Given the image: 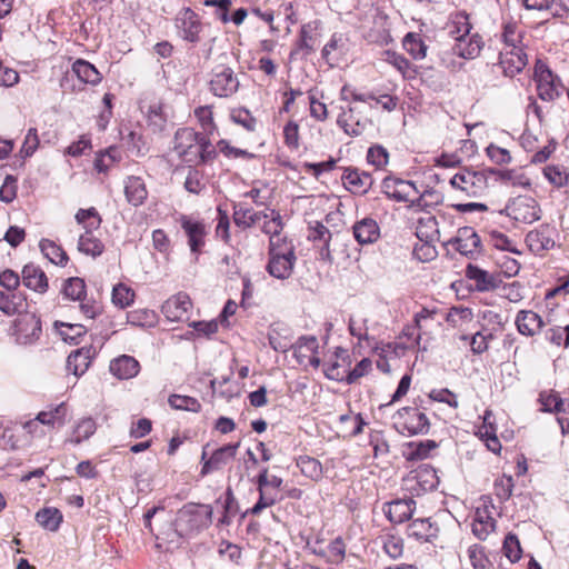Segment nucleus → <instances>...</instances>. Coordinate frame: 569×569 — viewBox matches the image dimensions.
<instances>
[{
    "instance_id": "obj_1",
    "label": "nucleus",
    "mask_w": 569,
    "mask_h": 569,
    "mask_svg": "<svg viewBox=\"0 0 569 569\" xmlns=\"http://www.w3.org/2000/svg\"><path fill=\"white\" fill-rule=\"evenodd\" d=\"M297 257L295 246L287 239H273L269 244L267 270L277 279H288L293 270Z\"/></svg>"
},
{
    "instance_id": "obj_2",
    "label": "nucleus",
    "mask_w": 569,
    "mask_h": 569,
    "mask_svg": "<svg viewBox=\"0 0 569 569\" xmlns=\"http://www.w3.org/2000/svg\"><path fill=\"white\" fill-rule=\"evenodd\" d=\"M489 169L475 171L463 168L450 179V186L470 198H479L489 187Z\"/></svg>"
},
{
    "instance_id": "obj_3",
    "label": "nucleus",
    "mask_w": 569,
    "mask_h": 569,
    "mask_svg": "<svg viewBox=\"0 0 569 569\" xmlns=\"http://www.w3.org/2000/svg\"><path fill=\"white\" fill-rule=\"evenodd\" d=\"M439 479L436 470L430 466H421L410 471L402 479V489L411 496H421L437 488Z\"/></svg>"
},
{
    "instance_id": "obj_4",
    "label": "nucleus",
    "mask_w": 569,
    "mask_h": 569,
    "mask_svg": "<svg viewBox=\"0 0 569 569\" xmlns=\"http://www.w3.org/2000/svg\"><path fill=\"white\" fill-rule=\"evenodd\" d=\"M533 77L538 97L541 100L553 101L562 94L565 87L560 78L553 74L543 62L537 61Z\"/></svg>"
},
{
    "instance_id": "obj_5",
    "label": "nucleus",
    "mask_w": 569,
    "mask_h": 569,
    "mask_svg": "<svg viewBox=\"0 0 569 569\" xmlns=\"http://www.w3.org/2000/svg\"><path fill=\"white\" fill-rule=\"evenodd\" d=\"M506 214L521 223H533L541 218V209L538 201L531 196H518L507 203Z\"/></svg>"
},
{
    "instance_id": "obj_6",
    "label": "nucleus",
    "mask_w": 569,
    "mask_h": 569,
    "mask_svg": "<svg viewBox=\"0 0 569 569\" xmlns=\"http://www.w3.org/2000/svg\"><path fill=\"white\" fill-rule=\"evenodd\" d=\"M393 423L401 433L423 435L429 430V420L427 416L418 408L405 407L397 411L393 416Z\"/></svg>"
},
{
    "instance_id": "obj_7",
    "label": "nucleus",
    "mask_w": 569,
    "mask_h": 569,
    "mask_svg": "<svg viewBox=\"0 0 569 569\" xmlns=\"http://www.w3.org/2000/svg\"><path fill=\"white\" fill-rule=\"evenodd\" d=\"M200 133L191 128H181L174 134L173 151L188 164H197Z\"/></svg>"
},
{
    "instance_id": "obj_8",
    "label": "nucleus",
    "mask_w": 569,
    "mask_h": 569,
    "mask_svg": "<svg viewBox=\"0 0 569 569\" xmlns=\"http://www.w3.org/2000/svg\"><path fill=\"white\" fill-rule=\"evenodd\" d=\"M209 87L214 96L228 98L238 91L239 80L231 68L217 66L212 70Z\"/></svg>"
},
{
    "instance_id": "obj_9",
    "label": "nucleus",
    "mask_w": 569,
    "mask_h": 569,
    "mask_svg": "<svg viewBox=\"0 0 569 569\" xmlns=\"http://www.w3.org/2000/svg\"><path fill=\"white\" fill-rule=\"evenodd\" d=\"M188 238V244L192 253H199L206 243L208 227L192 216L180 214L177 219Z\"/></svg>"
},
{
    "instance_id": "obj_10",
    "label": "nucleus",
    "mask_w": 569,
    "mask_h": 569,
    "mask_svg": "<svg viewBox=\"0 0 569 569\" xmlns=\"http://www.w3.org/2000/svg\"><path fill=\"white\" fill-rule=\"evenodd\" d=\"M176 27L179 36L192 43L200 41V32L202 31L203 24L200 21L198 14L190 8H183L176 17Z\"/></svg>"
},
{
    "instance_id": "obj_11",
    "label": "nucleus",
    "mask_w": 569,
    "mask_h": 569,
    "mask_svg": "<svg viewBox=\"0 0 569 569\" xmlns=\"http://www.w3.org/2000/svg\"><path fill=\"white\" fill-rule=\"evenodd\" d=\"M382 191L389 199L398 202H409L412 196L419 193L412 181L393 177L383 179Z\"/></svg>"
},
{
    "instance_id": "obj_12",
    "label": "nucleus",
    "mask_w": 569,
    "mask_h": 569,
    "mask_svg": "<svg viewBox=\"0 0 569 569\" xmlns=\"http://www.w3.org/2000/svg\"><path fill=\"white\" fill-rule=\"evenodd\" d=\"M318 348V340L315 336H302L293 346V356L299 365L318 368L320 366V359L317 356Z\"/></svg>"
},
{
    "instance_id": "obj_13",
    "label": "nucleus",
    "mask_w": 569,
    "mask_h": 569,
    "mask_svg": "<svg viewBox=\"0 0 569 569\" xmlns=\"http://www.w3.org/2000/svg\"><path fill=\"white\" fill-rule=\"evenodd\" d=\"M41 335V321L33 313H24L16 321L17 341L21 345H30Z\"/></svg>"
},
{
    "instance_id": "obj_14",
    "label": "nucleus",
    "mask_w": 569,
    "mask_h": 569,
    "mask_svg": "<svg viewBox=\"0 0 569 569\" xmlns=\"http://www.w3.org/2000/svg\"><path fill=\"white\" fill-rule=\"evenodd\" d=\"M239 447L240 442H237L222 446L214 450L210 458L204 461L200 471L201 476H207L227 466L234 459Z\"/></svg>"
},
{
    "instance_id": "obj_15",
    "label": "nucleus",
    "mask_w": 569,
    "mask_h": 569,
    "mask_svg": "<svg viewBox=\"0 0 569 569\" xmlns=\"http://www.w3.org/2000/svg\"><path fill=\"white\" fill-rule=\"evenodd\" d=\"M528 59L521 47L505 48L500 52L499 64L503 73L508 77H513L519 73L526 66Z\"/></svg>"
},
{
    "instance_id": "obj_16",
    "label": "nucleus",
    "mask_w": 569,
    "mask_h": 569,
    "mask_svg": "<svg viewBox=\"0 0 569 569\" xmlns=\"http://www.w3.org/2000/svg\"><path fill=\"white\" fill-rule=\"evenodd\" d=\"M22 283L29 290L43 295L48 291L49 280L46 272L34 263L26 264L21 270Z\"/></svg>"
},
{
    "instance_id": "obj_17",
    "label": "nucleus",
    "mask_w": 569,
    "mask_h": 569,
    "mask_svg": "<svg viewBox=\"0 0 569 569\" xmlns=\"http://www.w3.org/2000/svg\"><path fill=\"white\" fill-rule=\"evenodd\" d=\"M191 306L189 296L184 292H179L162 305L161 311L168 320L180 321L187 316Z\"/></svg>"
},
{
    "instance_id": "obj_18",
    "label": "nucleus",
    "mask_w": 569,
    "mask_h": 569,
    "mask_svg": "<svg viewBox=\"0 0 569 569\" xmlns=\"http://www.w3.org/2000/svg\"><path fill=\"white\" fill-rule=\"evenodd\" d=\"M526 243L531 252L541 254L550 250L555 246L552 238V230L548 226H541L538 229L531 230L526 236Z\"/></svg>"
},
{
    "instance_id": "obj_19",
    "label": "nucleus",
    "mask_w": 569,
    "mask_h": 569,
    "mask_svg": "<svg viewBox=\"0 0 569 569\" xmlns=\"http://www.w3.org/2000/svg\"><path fill=\"white\" fill-rule=\"evenodd\" d=\"M342 181L348 190L359 194L366 193L373 183L370 173L356 168H347L342 174Z\"/></svg>"
},
{
    "instance_id": "obj_20",
    "label": "nucleus",
    "mask_w": 569,
    "mask_h": 569,
    "mask_svg": "<svg viewBox=\"0 0 569 569\" xmlns=\"http://www.w3.org/2000/svg\"><path fill=\"white\" fill-rule=\"evenodd\" d=\"M490 176H493L498 182L505 186L522 189L531 188V179L521 170L512 169H489Z\"/></svg>"
},
{
    "instance_id": "obj_21",
    "label": "nucleus",
    "mask_w": 569,
    "mask_h": 569,
    "mask_svg": "<svg viewBox=\"0 0 569 569\" xmlns=\"http://www.w3.org/2000/svg\"><path fill=\"white\" fill-rule=\"evenodd\" d=\"M27 297L19 290H0V311L7 316L22 313L27 310Z\"/></svg>"
},
{
    "instance_id": "obj_22",
    "label": "nucleus",
    "mask_w": 569,
    "mask_h": 569,
    "mask_svg": "<svg viewBox=\"0 0 569 569\" xmlns=\"http://www.w3.org/2000/svg\"><path fill=\"white\" fill-rule=\"evenodd\" d=\"M467 277L475 281L476 288L479 291L495 290L502 282L499 274L489 272L471 264H469L467 268Z\"/></svg>"
},
{
    "instance_id": "obj_23",
    "label": "nucleus",
    "mask_w": 569,
    "mask_h": 569,
    "mask_svg": "<svg viewBox=\"0 0 569 569\" xmlns=\"http://www.w3.org/2000/svg\"><path fill=\"white\" fill-rule=\"evenodd\" d=\"M353 237L361 246L376 242L380 238V228L372 218H363L352 227Z\"/></svg>"
},
{
    "instance_id": "obj_24",
    "label": "nucleus",
    "mask_w": 569,
    "mask_h": 569,
    "mask_svg": "<svg viewBox=\"0 0 569 569\" xmlns=\"http://www.w3.org/2000/svg\"><path fill=\"white\" fill-rule=\"evenodd\" d=\"M480 237L471 227H463L458 230L456 237L457 250L467 257H471L480 250Z\"/></svg>"
},
{
    "instance_id": "obj_25",
    "label": "nucleus",
    "mask_w": 569,
    "mask_h": 569,
    "mask_svg": "<svg viewBox=\"0 0 569 569\" xmlns=\"http://www.w3.org/2000/svg\"><path fill=\"white\" fill-rule=\"evenodd\" d=\"M483 47V40L479 33H470L467 38L456 41L452 51L460 58L475 59L477 58Z\"/></svg>"
},
{
    "instance_id": "obj_26",
    "label": "nucleus",
    "mask_w": 569,
    "mask_h": 569,
    "mask_svg": "<svg viewBox=\"0 0 569 569\" xmlns=\"http://www.w3.org/2000/svg\"><path fill=\"white\" fill-rule=\"evenodd\" d=\"M69 409L66 402L56 406H49L47 410H42L37 415V420L42 426L50 428H61L64 426Z\"/></svg>"
},
{
    "instance_id": "obj_27",
    "label": "nucleus",
    "mask_w": 569,
    "mask_h": 569,
    "mask_svg": "<svg viewBox=\"0 0 569 569\" xmlns=\"http://www.w3.org/2000/svg\"><path fill=\"white\" fill-rule=\"evenodd\" d=\"M92 356L91 347H83L71 352L67 358V371L76 377H80L88 370Z\"/></svg>"
},
{
    "instance_id": "obj_28",
    "label": "nucleus",
    "mask_w": 569,
    "mask_h": 569,
    "mask_svg": "<svg viewBox=\"0 0 569 569\" xmlns=\"http://www.w3.org/2000/svg\"><path fill=\"white\" fill-rule=\"evenodd\" d=\"M516 325L521 335L532 337L541 330L543 321L538 313L531 310H521L517 315Z\"/></svg>"
},
{
    "instance_id": "obj_29",
    "label": "nucleus",
    "mask_w": 569,
    "mask_h": 569,
    "mask_svg": "<svg viewBox=\"0 0 569 569\" xmlns=\"http://www.w3.org/2000/svg\"><path fill=\"white\" fill-rule=\"evenodd\" d=\"M110 372L119 379H131L139 372V362L131 356H120L110 362Z\"/></svg>"
},
{
    "instance_id": "obj_30",
    "label": "nucleus",
    "mask_w": 569,
    "mask_h": 569,
    "mask_svg": "<svg viewBox=\"0 0 569 569\" xmlns=\"http://www.w3.org/2000/svg\"><path fill=\"white\" fill-rule=\"evenodd\" d=\"M124 194L130 204L141 206L148 196L143 180L140 177H128L124 182Z\"/></svg>"
},
{
    "instance_id": "obj_31",
    "label": "nucleus",
    "mask_w": 569,
    "mask_h": 569,
    "mask_svg": "<svg viewBox=\"0 0 569 569\" xmlns=\"http://www.w3.org/2000/svg\"><path fill=\"white\" fill-rule=\"evenodd\" d=\"M415 510L412 499H398L388 505L387 516L393 523H402L409 520Z\"/></svg>"
},
{
    "instance_id": "obj_32",
    "label": "nucleus",
    "mask_w": 569,
    "mask_h": 569,
    "mask_svg": "<svg viewBox=\"0 0 569 569\" xmlns=\"http://www.w3.org/2000/svg\"><path fill=\"white\" fill-rule=\"evenodd\" d=\"M349 50L348 39L342 33H335L322 49V57L328 61H338Z\"/></svg>"
},
{
    "instance_id": "obj_33",
    "label": "nucleus",
    "mask_w": 569,
    "mask_h": 569,
    "mask_svg": "<svg viewBox=\"0 0 569 569\" xmlns=\"http://www.w3.org/2000/svg\"><path fill=\"white\" fill-rule=\"evenodd\" d=\"M72 72L81 82L87 84L97 86L102 80V76L97 68L83 59H77L72 63Z\"/></svg>"
},
{
    "instance_id": "obj_34",
    "label": "nucleus",
    "mask_w": 569,
    "mask_h": 569,
    "mask_svg": "<svg viewBox=\"0 0 569 569\" xmlns=\"http://www.w3.org/2000/svg\"><path fill=\"white\" fill-rule=\"evenodd\" d=\"M416 234L421 241L432 242L439 239L438 222L429 213L420 217L416 227Z\"/></svg>"
},
{
    "instance_id": "obj_35",
    "label": "nucleus",
    "mask_w": 569,
    "mask_h": 569,
    "mask_svg": "<svg viewBox=\"0 0 569 569\" xmlns=\"http://www.w3.org/2000/svg\"><path fill=\"white\" fill-rule=\"evenodd\" d=\"M472 30L469 16L465 11L457 12L449 23V36L458 41L467 38Z\"/></svg>"
},
{
    "instance_id": "obj_36",
    "label": "nucleus",
    "mask_w": 569,
    "mask_h": 569,
    "mask_svg": "<svg viewBox=\"0 0 569 569\" xmlns=\"http://www.w3.org/2000/svg\"><path fill=\"white\" fill-rule=\"evenodd\" d=\"M261 219H264L262 230L264 233L270 236L269 244L273 239H284L280 237V232L283 228L281 216L278 211L271 209L267 212H262Z\"/></svg>"
},
{
    "instance_id": "obj_37",
    "label": "nucleus",
    "mask_w": 569,
    "mask_h": 569,
    "mask_svg": "<svg viewBox=\"0 0 569 569\" xmlns=\"http://www.w3.org/2000/svg\"><path fill=\"white\" fill-rule=\"evenodd\" d=\"M103 243L92 234L91 229L86 230L78 241V250L87 256L96 258L103 252Z\"/></svg>"
},
{
    "instance_id": "obj_38",
    "label": "nucleus",
    "mask_w": 569,
    "mask_h": 569,
    "mask_svg": "<svg viewBox=\"0 0 569 569\" xmlns=\"http://www.w3.org/2000/svg\"><path fill=\"white\" fill-rule=\"evenodd\" d=\"M437 531L429 519H416L408 526V535L418 540L429 541L437 536Z\"/></svg>"
},
{
    "instance_id": "obj_39",
    "label": "nucleus",
    "mask_w": 569,
    "mask_h": 569,
    "mask_svg": "<svg viewBox=\"0 0 569 569\" xmlns=\"http://www.w3.org/2000/svg\"><path fill=\"white\" fill-rule=\"evenodd\" d=\"M262 212H254L251 208L244 207L241 203L236 204L233 208V220L238 227L243 229L250 228L261 220Z\"/></svg>"
},
{
    "instance_id": "obj_40",
    "label": "nucleus",
    "mask_w": 569,
    "mask_h": 569,
    "mask_svg": "<svg viewBox=\"0 0 569 569\" xmlns=\"http://www.w3.org/2000/svg\"><path fill=\"white\" fill-rule=\"evenodd\" d=\"M545 178L556 188L569 187V171L560 164H548L542 170Z\"/></svg>"
},
{
    "instance_id": "obj_41",
    "label": "nucleus",
    "mask_w": 569,
    "mask_h": 569,
    "mask_svg": "<svg viewBox=\"0 0 569 569\" xmlns=\"http://www.w3.org/2000/svg\"><path fill=\"white\" fill-rule=\"evenodd\" d=\"M36 520L44 529L57 531L62 522V513L57 508H43L36 513Z\"/></svg>"
},
{
    "instance_id": "obj_42",
    "label": "nucleus",
    "mask_w": 569,
    "mask_h": 569,
    "mask_svg": "<svg viewBox=\"0 0 569 569\" xmlns=\"http://www.w3.org/2000/svg\"><path fill=\"white\" fill-rule=\"evenodd\" d=\"M405 50L416 60L425 59L427 56V44L418 33L409 32L403 38Z\"/></svg>"
},
{
    "instance_id": "obj_43",
    "label": "nucleus",
    "mask_w": 569,
    "mask_h": 569,
    "mask_svg": "<svg viewBox=\"0 0 569 569\" xmlns=\"http://www.w3.org/2000/svg\"><path fill=\"white\" fill-rule=\"evenodd\" d=\"M41 252L54 264L64 266L68 262V256L64 250L53 241L43 239L40 241Z\"/></svg>"
},
{
    "instance_id": "obj_44",
    "label": "nucleus",
    "mask_w": 569,
    "mask_h": 569,
    "mask_svg": "<svg viewBox=\"0 0 569 569\" xmlns=\"http://www.w3.org/2000/svg\"><path fill=\"white\" fill-rule=\"evenodd\" d=\"M97 426L93 419L83 418L74 427L72 436L68 439L71 443L79 445L89 439L96 432Z\"/></svg>"
},
{
    "instance_id": "obj_45",
    "label": "nucleus",
    "mask_w": 569,
    "mask_h": 569,
    "mask_svg": "<svg viewBox=\"0 0 569 569\" xmlns=\"http://www.w3.org/2000/svg\"><path fill=\"white\" fill-rule=\"evenodd\" d=\"M134 291L124 283H118L112 289V302L114 306L124 309L134 301Z\"/></svg>"
},
{
    "instance_id": "obj_46",
    "label": "nucleus",
    "mask_w": 569,
    "mask_h": 569,
    "mask_svg": "<svg viewBox=\"0 0 569 569\" xmlns=\"http://www.w3.org/2000/svg\"><path fill=\"white\" fill-rule=\"evenodd\" d=\"M349 332L352 337H356L359 340V345L363 341L369 343V333H368V319L361 316H352L349 319Z\"/></svg>"
},
{
    "instance_id": "obj_47",
    "label": "nucleus",
    "mask_w": 569,
    "mask_h": 569,
    "mask_svg": "<svg viewBox=\"0 0 569 569\" xmlns=\"http://www.w3.org/2000/svg\"><path fill=\"white\" fill-rule=\"evenodd\" d=\"M127 321L132 326L151 327L156 323V313L149 309H137L127 313Z\"/></svg>"
},
{
    "instance_id": "obj_48",
    "label": "nucleus",
    "mask_w": 569,
    "mask_h": 569,
    "mask_svg": "<svg viewBox=\"0 0 569 569\" xmlns=\"http://www.w3.org/2000/svg\"><path fill=\"white\" fill-rule=\"evenodd\" d=\"M168 402L170 407L176 410L198 412L201 409L200 402L196 398L189 396L171 395Z\"/></svg>"
},
{
    "instance_id": "obj_49",
    "label": "nucleus",
    "mask_w": 569,
    "mask_h": 569,
    "mask_svg": "<svg viewBox=\"0 0 569 569\" xmlns=\"http://www.w3.org/2000/svg\"><path fill=\"white\" fill-rule=\"evenodd\" d=\"M298 467L300 471L311 480H319L322 477L321 463L311 457H301L298 460Z\"/></svg>"
},
{
    "instance_id": "obj_50",
    "label": "nucleus",
    "mask_w": 569,
    "mask_h": 569,
    "mask_svg": "<svg viewBox=\"0 0 569 569\" xmlns=\"http://www.w3.org/2000/svg\"><path fill=\"white\" fill-rule=\"evenodd\" d=\"M437 447L433 440H426L419 442H410L408 445L409 452L407 458L409 460H422L426 459L429 452Z\"/></svg>"
},
{
    "instance_id": "obj_51",
    "label": "nucleus",
    "mask_w": 569,
    "mask_h": 569,
    "mask_svg": "<svg viewBox=\"0 0 569 569\" xmlns=\"http://www.w3.org/2000/svg\"><path fill=\"white\" fill-rule=\"evenodd\" d=\"M472 319L473 313L471 309L466 307H452L446 316V321L452 327H460L472 321Z\"/></svg>"
},
{
    "instance_id": "obj_52",
    "label": "nucleus",
    "mask_w": 569,
    "mask_h": 569,
    "mask_svg": "<svg viewBox=\"0 0 569 569\" xmlns=\"http://www.w3.org/2000/svg\"><path fill=\"white\" fill-rule=\"evenodd\" d=\"M231 120L243 127L246 130L252 132L257 128V119L244 108L233 109L230 113Z\"/></svg>"
},
{
    "instance_id": "obj_53",
    "label": "nucleus",
    "mask_w": 569,
    "mask_h": 569,
    "mask_svg": "<svg viewBox=\"0 0 569 569\" xmlns=\"http://www.w3.org/2000/svg\"><path fill=\"white\" fill-rule=\"evenodd\" d=\"M148 123L153 132L163 130L167 123V116L163 112V107L160 103H153L148 111Z\"/></svg>"
},
{
    "instance_id": "obj_54",
    "label": "nucleus",
    "mask_w": 569,
    "mask_h": 569,
    "mask_svg": "<svg viewBox=\"0 0 569 569\" xmlns=\"http://www.w3.org/2000/svg\"><path fill=\"white\" fill-rule=\"evenodd\" d=\"M76 220L79 224H84L86 230L98 229L101 223V218L93 207L78 210Z\"/></svg>"
},
{
    "instance_id": "obj_55",
    "label": "nucleus",
    "mask_w": 569,
    "mask_h": 569,
    "mask_svg": "<svg viewBox=\"0 0 569 569\" xmlns=\"http://www.w3.org/2000/svg\"><path fill=\"white\" fill-rule=\"evenodd\" d=\"M217 157L216 147L210 142L207 134L200 133L199 150L197 152V164L207 163Z\"/></svg>"
},
{
    "instance_id": "obj_56",
    "label": "nucleus",
    "mask_w": 569,
    "mask_h": 569,
    "mask_svg": "<svg viewBox=\"0 0 569 569\" xmlns=\"http://www.w3.org/2000/svg\"><path fill=\"white\" fill-rule=\"evenodd\" d=\"M522 32L516 22H507L503 26L502 39L505 48H518L521 43Z\"/></svg>"
},
{
    "instance_id": "obj_57",
    "label": "nucleus",
    "mask_w": 569,
    "mask_h": 569,
    "mask_svg": "<svg viewBox=\"0 0 569 569\" xmlns=\"http://www.w3.org/2000/svg\"><path fill=\"white\" fill-rule=\"evenodd\" d=\"M60 336L62 339L70 343H78V338L82 337L87 330L80 323H60Z\"/></svg>"
},
{
    "instance_id": "obj_58",
    "label": "nucleus",
    "mask_w": 569,
    "mask_h": 569,
    "mask_svg": "<svg viewBox=\"0 0 569 569\" xmlns=\"http://www.w3.org/2000/svg\"><path fill=\"white\" fill-rule=\"evenodd\" d=\"M346 553V545L341 538H336L332 540L327 550L321 552V555L326 556L328 561L331 563H339L343 560Z\"/></svg>"
},
{
    "instance_id": "obj_59",
    "label": "nucleus",
    "mask_w": 569,
    "mask_h": 569,
    "mask_svg": "<svg viewBox=\"0 0 569 569\" xmlns=\"http://www.w3.org/2000/svg\"><path fill=\"white\" fill-rule=\"evenodd\" d=\"M503 552L511 562H516L521 558L522 550L516 535L509 533L506 536L503 541Z\"/></svg>"
},
{
    "instance_id": "obj_60",
    "label": "nucleus",
    "mask_w": 569,
    "mask_h": 569,
    "mask_svg": "<svg viewBox=\"0 0 569 569\" xmlns=\"http://www.w3.org/2000/svg\"><path fill=\"white\" fill-rule=\"evenodd\" d=\"M194 116L207 134H211L216 130L211 107L201 106L197 108L194 110Z\"/></svg>"
},
{
    "instance_id": "obj_61",
    "label": "nucleus",
    "mask_w": 569,
    "mask_h": 569,
    "mask_svg": "<svg viewBox=\"0 0 569 569\" xmlns=\"http://www.w3.org/2000/svg\"><path fill=\"white\" fill-rule=\"evenodd\" d=\"M539 401L542 406V410L547 412H560L565 411L563 409V400L559 398L555 393L550 392H541L539 396Z\"/></svg>"
},
{
    "instance_id": "obj_62",
    "label": "nucleus",
    "mask_w": 569,
    "mask_h": 569,
    "mask_svg": "<svg viewBox=\"0 0 569 569\" xmlns=\"http://www.w3.org/2000/svg\"><path fill=\"white\" fill-rule=\"evenodd\" d=\"M513 479L511 476L503 475L495 482V493L501 501L508 500L512 496Z\"/></svg>"
},
{
    "instance_id": "obj_63",
    "label": "nucleus",
    "mask_w": 569,
    "mask_h": 569,
    "mask_svg": "<svg viewBox=\"0 0 569 569\" xmlns=\"http://www.w3.org/2000/svg\"><path fill=\"white\" fill-rule=\"evenodd\" d=\"M84 291V281L80 278H70L63 287V293L72 300H80Z\"/></svg>"
},
{
    "instance_id": "obj_64",
    "label": "nucleus",
    "mask_w": 569,
    "mask_h": 569,
    "mask_svg": "<svg viewBox=\"0 0 569 569\" xmlns=\"http://www.w3.org/2000/svg\"><path fill=\"white\" fill-rule=\"evenodd\" d=\"M486 153L497 164H508L512 161L510 152L495 143H490L486 148Z\"/></svg>"
}]
</instances>
